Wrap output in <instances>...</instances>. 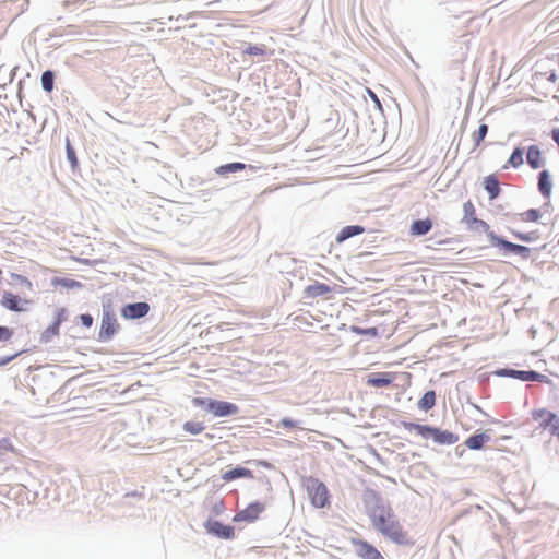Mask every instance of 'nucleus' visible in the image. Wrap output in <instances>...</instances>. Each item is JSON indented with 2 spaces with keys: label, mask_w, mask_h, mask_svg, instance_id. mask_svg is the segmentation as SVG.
Wrapping results in <instances>:
<instances>
[{
  "label": "nucleus",
  "mask_w": 559,
  "mask_h": 559,
  "mask_svg": "<svg viewBox=\"0 0 559 559\" xmlns=\"http://www.w3.org/2000/svg\"><path fill=\"white\" fill-rule=\"evenodd\" d=\"M490 440V437L486 433H477L468 437L465 440V445L471 450H480L486 442Z\"/></svg>",
  "instance_id": "obj_21"
},
{
  "label": "nucleus",
  "mask_w": 559,
  "mask_h": 559,
  "mask_svg": "<svg viewBox=\"0 0 559 559\" xmlns=\"http://www.w3.org/2000/svg\"><path fill=\"white\" fill-rule=\"evenodd\" d=\"M353 545L356 548L357 556L361 559H384L381 552L366 540L354 539Z\"/></svg>",
  "instance_id": "obj_8"
},
{
  "label": "nucleus",
  "mask_w": 559,
  "mask_h": 559,
  "mask_svg": "<svg viewBox=\"0 0 559 559\" xmlns=\"http://www.w3.org/2000/svg\"><path fill=\"white\" fill-rule=\"evenodd\" d=\"M1 305L11 311H23L21 299L12 293H5L2 297Z\"/></svg>",
  "instance_id": "obj_20"
},
{
  "label": "nucleus",
  "mask_w": 559,
  "mask_h": 559,
  "mask_svg": "<svg viewBox=\"0 0 559 559\" xmlns=\"http://www.w3.org/2000/svg\"><path fill=\"white\" fill-rule=\"evenodd\" d=\"M476 218V209L471 200L463 204V222L467 225Z\"/></svg>",
  "instance_id": "obj_27"
},
{
  "label": "nucleus",
  "mask_w": 559,
  "mask_h": 559,
  "mask_svg": "<svg viewBox=\"0 0 559 559\" xmlns=\"http://www.w3.org/2000/svg\"><path fill=\"white\" fill-rule=\"evenodd\" d=\"M436 404V393L435 391H428L424 394V396L419 400L418 406L420 409L429 411Z\"/></svg>",
  "instance_id": "obj_26"
},
{
  "label": "nucleus",
  "mask_w": 559,
  "mask_h": 559,
  "mask_svg": "<svg viewBox=\"0 0 559 559\" xmlns=\"http://www.w3.org/2000/svg\"><path fill=\"white\" fill-rule=\"evenodd\" d=\"M205 528L209 533L224 539H231L235 537L234 527L229 525H224L218 521H207L205 524Z\"/></svg>",
  "instance_id": "obj_11"
},
{
  "label": "nucleus",
  "mask_w": 559,
  "mask_h": 559,
  "mask_svg": "<svg viewBox=\"0 0 559 559\" xmlns=\"http://www.w3.org/2000/svg\"><path fill=\"white\" fill-rule=\"evenodd\" d=\"M484 187L489 194V199H496L500 193V183L495 175H489L484 180Z\"/></svg>",
  "instance_id": "obj_18"
},
{
  "label": "nucleus",
  "mask_w": 559,
  "mask_h": 559,
  "mask_svg": "<svg viewBox=\"0 0 559 559\" xmlns=\"http://www.w3.org/2000/svg\"><path fill=\"white\" fill-rule=\"evenodd\" d=\"M369 94H370V98H372V99H374L377 103H379V100H378V98H377V96H376V94H374L373 92L369 91Z\"/></svg>",
  "instance_id": "obj_45"
},
{
  "label": "nucleus",
  "mask_w": 559,
  "mask_h": 559,
  "mask_svg": "<svg viewBox=\"0 0 559 559\" xmlns=\"http://www.w3.org/2000/svg\"><path fill=\"white\" fill-rule=\"evenodd\" d=\"M210 412L216 417H225L238 414L239 408L234 403L214 400V403H210Z\"/></svg>",
  "instance_id": "obj_10"
},
{
  "label": "nucleus",
  "mask_w": 559,
  "mask_h": 559,
  "mask_svg": "<svg viewBox=\"0 0 559 559\" xmlns=\"http://www.w3.org/2000/svg\"><path fill=\"white\" fill-rule=\"evenodd\" d=\"M365 231V228L362 226H359V225H349V226H346L344 227L337 235L336 237V241L337 242H343L344 240L350 238V237H354V236H357V235H360Z\"/></svg>",
  "instance_id": "obj_22"
},
{
  "label": "nucleus",
  "mask_w": 559,
  "mask_h": 559,
  "mask_svg": "<svg viewBox=\"0 0 559 559\" xmlns=\"http://www.w3.org/2000/svg\"><path fill=\"white\" fill-rule=\"evenodd\" d=\"M304 487L311 504L317 509L330 506V491L324 483L314 477H307Z\"/></svg>",
  "instance_id": "obj_3"
},
{
  "label": "nucleus",
  "mask_w": 559,
  "mask_h": 559,
  "mask_svg": "<svg viewBox=\"0 0 559 559\" xmlns=\"http://www.w3.org/2000/svg\"><path fill=\"white\" fill-rule=\"evenodd\" d=\"M192 403L195 406L205 407L207 411H210V403H214V400L195 397V399H193Z\"/></svg>",
  "instance_id": "obj_38"
},
{
  "label": "nucleus",
  "mask_w": 559,
  "mask_h": 559,
  "mask_svg": "<svg viewBox=\"0 0 559 559\" xmlns=\"http://www.w3.org/2000/svg\"><path fill=\"white\" fill-rule=\"evenodd\" d=\"M17 356V354H14V355H11V356H8V357H0V367L9 364L11 360H13L15 357Z\"/></svg>",
  "instance_id": "obj_43"
},
{
  "label": "nucleus",
  "mask_w": 559,
  "mask_h": 559,
  "mask_svg": "<svg viewBox=\"0 0 559 559\" xmlns=\"http://www.w3.org/2000/svg\"><path fill=\"white\" fill-rule=\"evenodd\" d=\"M281 425L285 428H295L297 426V423L290 418H283L281 420Z\"/></svg>",
  "instance_id": "obj_42"
},
{
  "label": "nucleus",
  "mask_w": 559,
  "mask_h": 559,
  "mask_svg": "<svg viewBox=\"0 0 559 559\" xmlns=\"http://www.w3.org/2000/svg\"><path fill=\"white\" fill-rule=\"evenodd\" d=\"M13 331L7 326H0V340L8 341L12 337Z\"/></svg>",
  "instance_id": "obj_40"
},
{
  "label": "nucleus",
  "mask_w": 559,
  "mask_h": 559,
  "mask_svg": "<svg viewBox=\"0 0 559 559\" xmlns=\"http://www.w3.org/2000/svg\"><path fill=\"white\" fill-rule=\"evenodd\" d=\"M488 133V126L486 123H481L475 132L472 134V139L474 142V145L477 147L480 145L483 140L486 138Z\"/></svg>",
  "instance_id": "obj_29"
},
{
  "label": "nucleus",
  "mask_w": 559,
  "mask_h": 559,
  "mask_svg": "<svg viewBox=\"0 0 559 559\" xmlns=\"http://www.w3.org/2000/svg\"><path fill=\"white\" fill-rule=\"evenodd\" d=\"M51 284L55 287L61 286V287H64V288H68V289L81 288L82 287V283L81 282L72 280V278H63V277H55V278H52Z\"/></svg>",
  "instance_id": "obj_25"
},
{
  "label": "nucleus",
  "mask_w": 559,
  "mask_h": 559,
  "mask_svg": "<svg viewBox=\"0 0 559 559\" xmlns=\"http://www.w3.org/2000/svg\"><path fill=\"white\" fill-rule=\"evenodd\" d=\"M532 418L538 424V428L548 431L559 441V416L546 409H535L532 412Z\"/></svg>",
  "instance_id": "obj_4"
},
{
  "label": "nucleus",
  "mask_w": 559,
  "mask_h": 559,
  "mask_svg": "<svg viewBox=\"0 0 559 559\" xmlns=\"http://www.w3.org/2000/svg\"><path fill=\"white\" fill-rule=\"evenodd\" d=\"M245 53L250 56H265L267 53L266 48L264 46H249Z\"/></svg>",
  "instance_id": "obj_35"
},
{
  "label": "nucleus",
  "mask_w": 559,
  "mask_h": 559,
  "mask_svg": "<svg viewBox=\"0 0 559 559\" xmlns=\"http://www.w3.org/2000/svg\"><path fill=\"white\" fill-rule=\"evenodd\" d=\"M432 221L430 218L414 221L409 227L412 236H424L432 228Z\"/></svg>",
  "instance_id": "obj_16"
},
{
  "label": "nucleus",
  "mask_w": 559,
  "mask_h": 559,
  "mask_svg": "<svg viewBox=\"0 0 559 559\" xmlns=\"http://www.w3.org/2000/svg\"><path fill=\"white\" fill-rule=\"evenodd\" d=\"M512 234L519 240H522V241H525V242H531V241H534V240H536L538 238V235H537L536 231L526 233V234L518 233V231H512Z\"/></svg>",
  "instance_id": "obj_34"
},
{
  "label": "nucleus",
  "mask_w": 559,
  "mask_h": 559,
  "mask_svg": "<svg viewBox=\"0 0 559 559\" xmlns=\"http://www.w3.org/2000/svg\"><path fill=\"white\" fill-rule=\"evenodd\" d=\"M373 528L383 537L397 545L411 544L408 533L397 520L392 507L378 499L377 503L368 511Z\"/></svg>",
  "instance_id": "obj_1"
},
{
  "label": "nucleus",
  "mask_w": 559,
  "mask_h": 559,
  "mask_svg": "<svg viewBox=\"0 0 559 559\" xmlns=\"http://www.w3.org/2000/svg\"><path fill=\"white\" fill-rule=\"evenodd\" d=\"M119 330V323L114 313L105 311L102 318L99 330L100 340H110Z\"/></svg>",
  "instance_id": "obj_6"
},
{
  "label": "nucleus",
  "mask_w": 559,
  "mask_h": 559,
  "mask_svg": "<svg viewBox=\"0 0 559 559\" xmlns=\"http://www.w3.org/2000/svg\"><path fill=\"white\" fill-rule=\"evenodd\" d=\"M247 166L242 163H230V164H226V165H222L217 173L218 174H227V173H234V171H239V170H243Z\"/></svg>",
  "instance_id": "obj_31"
},
{
  "label": "nucleus",
  "mask_w": 559,
  "mask_h": 559,
  "mask_svg": "<svg viewBox=\"0 0 559 559\" xmlns=\"http://www.w3.org/2000/svg\"><path fill=\"white\" fill-rule=\"evenodd\" d=\"M150 311V305L147 302H135L126 305L121 314L127 319H140L145 317Z\"/></svg>",
  "instance_id": "obj_12"
},
{
  "label": "nucleus",
  "mask_w": 559,
  "mask_h": 559,
  "mask_svg": "<svg viewBox=\"0 0 559 559\" xmlns=\"http://www.w3.org/2000/svg\"><path fill=\"white\" fill-rule=\"evenodd\" d=\"M492 246L499 247L504 251L513 252L525 260L531 255V249L528 247L510 242L499 236H492Z\"/></svg>",
  "instance_id": "obj_7"
},
{
  "label": "nucleus",
  "mask_w": 559,
  "mask_h": 559,
  "mask_svg": "<svg viewBox=\"0 0 559 559\" xmlns=\"http://www.w3.org/2000/svg\"><path fill=\"white\" fill-rule=\"evenodd\" d=\"M540 217V213L538 210L531 209L520 214V219L522 222H537Z\"/></svg>",
  "instance_id": "obj_32"
},
{
  "label": "nucleus",
  "mask_w": 559,
  "mask_h": 559,
  "mask_svg": "<svg viewBox=\"0 0 559 559\" xmlns=\"http://www.w3.org/2000/svg\"><path fill=\"white\" fill-rule=\"evenodd\" d=\"M222 478L225 481H231L236 478H253V474L250 469L245 467H236L234 469L227 471L222 475Z\"/></svg>",
  "instance_id": "obj_19"
},
{
  "label": "nucleus",
  "mask_w": 559,
  "mask_h": 559,
  "mask_svg": "<svg viewBox=\"0 0 559 559\" xmlns=\"http://www.w3.org/2000/svg\"><path fill=\"white\" fill-rule=\"evenodd\" d=\"M353 331L356 334H360V335L376 336L378 334V329L374 328V326L373 328H369V329L353 328Z\"/></svg>",
  "instance_id": "obj_37"
},
{
  "label": "nucleus",
  "mask_w": 559,
  "mask_h": 559,
  "mask_svg": "<svg viewBox=\"0 0 559 559\" xmlns=\"http://www.w3.org/2000/svg\"><path fill=\"white\" fill-rule=\"evenodd\" d=\"M403 427L408 431L415 430L417 435H419L424 439L430 438L438 444L450 445L456 443L459 440L457 435L448 430H441L437 427L415 423H403Z\"/></svg>",
  "instance_id": "obj_2"
},
{
  "label": "nucleus",
  "mask_w": 559,
  "mask_h": 559,
  "mask_svg": "<svg viewBox=\"0 0 559 559\" xmlns=\"http://www.w3.org/2000/svg\"><path fill=\"white\" fill-rule=\"evenodd\" d=\"M471 230L477 233H485L492 245V236H497L491 229L490 226L483 219L475 218L471 224L466 225Z\"/></svg>",
  "instance_id": "obj_17"
},
{
  "label": "nucleus",
  "mask_w": 559,
  "mask_h": 559,
  "mask_svg": "<svg viewBox=\"0 0 559 559\" xmlns=\"http://www.w3.org/2000/svg\"><path fill=\"white\" fill-rule=\"evenodd\" d=\"M523 155L524 153L522 148H515L511 154L508 163L503 166V168L507 169L509 166L514 168L520 167L524 162Z\"/></svg>",
  "instance_id": "obj_28"
},
{
  "label": "nucleus",
  "mask_w": 559,
  "mask_h": 559,
  "mask_svg": "<svg viewBox=\"0 0 559 559\" xmlns=\"http://www.w3.org/2000/svg\"><path fill=\"white\" fill-rule=\"evenodd\" d=\"M67 319V311L64 308L58 310L55 322L48 326L43 333V340L46 342L59 334L60 324Z\"/></svg>",
  "instance_id": "obj_13"
},
{
  "label": "nucleus",
  "mask_w": 559,
  "mask_h": 559,
  "mask_svg": "<svg viewBox=\"0 0 559 559\" xmlns=\"http://www.w3.org/2000/svg\"><path fill=\"white\" fill-rule=\"evenodd\" d=\"M538 189L544 197H549L551 193V181L546 170H543L538 176Z\"/></svg>",
  "instance_id": "obj_24"
},
{
  "label": "nucleus",
  "mask_w": 559,
  "mask_h": 559,
  "mask_svg": "<svg viewBox=\"0 0 559 559\" xmlns=\"http://www.w3.org/2000/svg\"><path fill=\"white\" fill-rule=\"evenodd\" d=\"M179 22H180V20H179V19H177V20H176V25H175V26H169V28H168V29H169V31H180V29H186L187 27H186V26H181V25H179Z\"/></svg>",
  "instance_id": "obj_44"
},
{
  "label": "nucleus",
  "mask_w": 559,
  "mask_h": 559,
  "mask_svg": "<svg viewBox=\"0 0 559 559\" xmlns=\"http://www.w3.org/2000/svg\"><path fill=\"white\" fill-rule=\"evenodd\" d=\"M205 429L204 425L199 421H187L183 424V430L191 435H199Z\"/></svg>",
  "instance_id": "obj_30"
},
{
  "label": "nucleus",
  "mask_w": 559,
  "mask_h": 559,
  "mask_svg": "<svg viewBox=\"0 0 559 559\" xmlns=\"http://www.w3.org/2000/svg\"><path fill=\"white\" fill-rule=\"evenodd\" d=\"M67 156L72 167H75L78 165V158L69 141L67 142Z\"/></svg>",
  "instance_id": "obj_36"
},
{
  "label": "nucleus",
  "mask_w": 559,
  "mask_h": 559,
  "mask_svg": "<svg viewBox=\"0 0 559 559\" xmlns=\"http://www.w3.org/2000/svg\"><path fill=\"white\" fill-rule=\"evenodd\" d=\"M41 86L46 92H51L53 88V73L45 71L41 75Z\"/></svg>",
  "instance_id": "obj_33"
},
{
  "label": "nucleus",
  "mask_w": 559,
  "mask_h": 559,
  "mask_svg": "<svg viewBox=\"0 0 559 559\" xmlns=\"http://www.w3.org/2000/svg\"><path fill=\"white\" fill-rule=\"evenodd\" d=\"M499 374L519 379L524 382H526V381L543 382L546 380V376L538 373L536 371H521V370H514V369H503L499 372Z\"/></svg>",
  "instance_id": "obj_9"
},
{
  "label": "nucleus",
  "mask_w": 559,
  "mask_h": 559,
  "mask_svg": "<svg viewBox=\"0 0 559 559\" xmlns=\"http://www.w3.org/2000/svg\"><path fill=\"white\" fill-rule=\"evenodd\" d=\"M394 380L392 373L389 372H378L369 376L367 380V384L374 388H385L389 386Z\"/></svg>",
  "instance_id": "obj_14"
},
{
  "label": "nucleus",
  "mask_w": 559,
  "mask_h": 559,
  "mask_svg": "<svg viewBox=\"0 0 559 559\" xmlns=\"http://www.w3.org/2000/svg\"><path fill=\"white\" fill-rule=\"evenodd\" d=\"M73 34H74V32L69 31L66 35H73Z\"/></svg>",
  "instance_id": "obj_46"
},
{
  "label": "nucleus",
  "mask_w": 559,
  "mask_h": 559,
  "mask_svg": "<svg viewBox=\"0 0 559 559\" xmlns=\"http://www.w3.org/2000/svg\"><path fill=\"white\" fill-rule=\"evenodd\" d=\"M265 510V506L262 502L255 501L250 504H248L243 510L237 512L233 521L238 522H247L252 523L257 521L261 513Z\"/></svg>",
  "instance_id": "obj_5"
},
{
  "label": "nucleus",
  "mask_w": 559,
  "mask_h": 559,
  "mask_svg": "<svg viewBox=\"0 0 559 559\" xmlns=\"http://www.w3.org/2000/svg\"><path fill=\"white\" fill-rule=\"evenodd\" d=\"M80 320H81L82 324L85 325L86 328H91L93 324V318H92V316H90L87 313L81 314Z\"/></svg>",
  "instance_id": "obj_41"
},
{
  "label": "nucleus",
  "mask_w": 559,
  "mask_h": 559,
  "mask_svg": "<svg viewBox=\"0 0 559 559\" xmlns=\"http://www.w3.org/2000/svg\"><path fill=\"white\" fill-rule=\"evenodd\" d=\"M526 159L528 165L534 169H537L543 165L542 153L536 145L528 147Z\"/></svg>",
  "instance_id": "obj_23"
},
{
  "label": "nucleus",
  "mask_w": 559,
  "mask_h": 559,
  "mask_svg": "<svg viewBox=\"0 0 559 559\" xmlns=\"http://www.w3.org/2000/svg\"><path fill=\"white\" fill-rule=\"evenodd\" d=\"M12 278L16 283L26 286L28 289H32V282L27 277L20 274H12Z\"/></svg>",
  "instance_id": "obj_39"
},
{
  "label": "nucleus",
  "mask_w": 559,
  "mask_h": 559,
  "mask_svg": "<svg viewBox=\"0 0 559 559\" xmlns=\"http://www.w3.org/2000/svg\"><path fill=\"white\" fill-rule=\"evenodd\" d=\"M332 287L320 282H316L314 284L308 285L305 288V296L308 298H317L320 296H324L332 292Z\"/></svg>",
  "instance_id": "obj_15"
}]
</instances>
